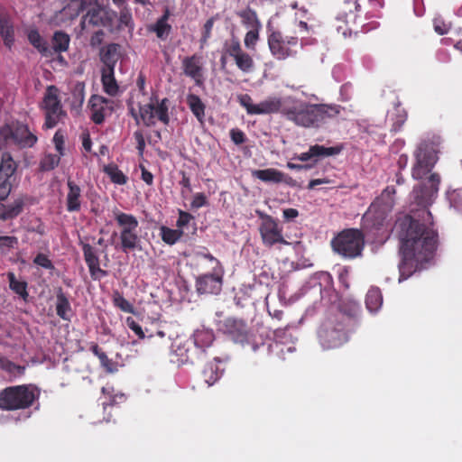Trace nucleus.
I'll use <instances>...</instances> for the list:
<instances>
[{
    "mask_svg": "<svg viewBox=\"0 0 462 462\" xmlns=\"http://www.w3.org/2000/svg\"><path fill=\"white\" fill-rule=\"evenodd\" d=\"M253 176L261 180L263 182L281 183L284 182L290 186H295L296 182L292 178L285 175L283 172L273 169L268 168L265 170H255L253 171Z\"/></svg>",
    "mask_w": 462,
    "mask_h": 462,
    "instance_id": "nucleus-20",
    "label": "nucleus"
},
{
    "mask_svg": "<svg viewBox=\"0 0 462 462\" xmlns=\"http://www.w3.org/2000/svg\"><path fill=\"white\" fill-rule=\"evenodd\" d=\"M0 134L6 139L10 138L15 144L22 148H31L38 140L37 136L30 131L26 125L20 123L3 127L0 131Z\"/></svg>",
    "mask_w": 462,
    "mask_h": 462,
    "instance_id": "nucleus-12",
    "label": "nucleus"
},
{
    "mask_svg": "<svg viewBox=\"0 0 462 462\" xmlns=\"http://www.w3.org/2000/svg\"><path fill=\"white\" fill-rule=\"evenodd\" d=\"M126 325L132 329L140 338H144L145 335L142 329V327L134 321L131 317H128L125 320Z\"/></svg>",
    "mask_w": 462,
    "mask_h": 462,
    "instance_id": "nucleus-51",
    "label": "nucleus"
},
{
    "mask_svg": "<svg viewBox=\"0 0 462 462\" xmlns=\"http://www.w3.org/2000/svg\"><path fill=\"white\" fill-rule=\"evenodd\" d=\"M12 183L10 180L0 179V200H5L10 194Z\"/></svg>",
    "mask_w": 462,
    "mask_h": 462,
    "instance_id": "nucleus-50",
    "label": "nucleus"
},
{
    "mask_svg": "<svg viewBox=\"0 0 462 462\" xmlns=\"http://www.w3.org/2000/svg\"><path fill=\"white\" fill-rule=\"evenodd\" d=\"M114 218L120 228L121 248L124 252L135 250L140 247L141 238L139 236V222L137 218L131 215L114 211Z\"/></svg>",
    "mask_w": 462,
    "mask_h": 462,
    "instance_id": "nucleus-5",
    "label": "nucleus"
},
{
    "mask_svg": "<svg viewBox=\"0 0 462 462\" xmlns=\"http://www.w3.org/2000/svg\"><path fill=\"white\" fill-rule=\"evenodd\" d=\"M91 118L96 124H101L113 111L114 101L94 95L89 100Z\"/></svg>",
    "mask_w": 462,
    "mask_h": 462,
    "instance_id": "nucleus-17",
    "label": "nucleus"
},
{
    "mask_svg": "<svg viewBox=\"0 0 462 462\" xmlns=\"http://www.w3.org/2000/svg\"><path fill=\"white\" fill-rule=\"evenodd\" d=\"M83 253L91 277L94 279L104 277L106 275V272L99 267V259L92 246L89 245H84Z\"/></svg>",
    "mask_w": 462,
    "mask_h": 462,
    "instance_id": "nucleus-23",
    "label": "nucleus"
},
{
    "mask_svg": "<svg viewBox=\"0 0 462 462\" xmlns=\"http://www.w3.org/2000/svg\"><path fill=\"white\" fill-rule=\"evenodd\" d=\"M73 11V17L80 12H86L80 22L82 32H88L96 27H110L116 17L115 12L102 6L96 0H74L63 9L65 14Z\"/></svg>",
    "mask_w": 462,
    "mask_h": 462,
    "instance_id": "nucleus-2",
    "label": "nucleus"
},
{
    "mask_svg": "<svg viewBox=\"0 0 462 462\" xmlns=\"http://www.w3.org/2000/svg\"><path fill=\"white\" fill-rule=\"evenodd\" d=\"M364 236L357 229H346L339 233L331 242L333 250L345 258H355L361 254Z\"/></svg>",
    "mask_w": 462,
    "mask_h": 462,
    "instance_id": "nucleus-6",
    "label": "nucleus"
},
{
    "mask_svg": "<svg viewBox=\"0 0 462 462\" xmlns=\"http://www.w3.org/2000/svg\"><path fill=\"white\" fill-rule=\"evenodd\" d=\"M60 157L61 156L60 154H51V153L46 154L42 159V162H41L42 170V171L53 170L60 163Z\"/></svg>",
    "mask_w": 462,
    "mask_h": 462,
    "instance_id": "nucleus-42",
    "label": "nucleus"
},
{
    "mask_svg": "<svg viewBox=\"0 0 462 462\" xmlns=\"http://www.w3.org/2000/svg\"><path fill=\"white\" fill-rule=\"evenodd\" d=\"M213 273L205 274L197 280V291L199 293L217 294L222 289L223 269L217 267L211 269Z\"/></svg>",
    "mask_w": 462,
    "mask_h": 462,
    "instance_id": "nucleus-16",
    "label": "nucleus"
},
{
    "mask_svg": "<svg viewBox=\"0 0 462 462\" xmlns=\"http://www.w3.org/2000/svg\"><path fill=\"white\" fill-rule=\"evenodd\" d=\"M393 207V199L390 196L388 189L384 190L380 199L374 201L369 208L365 215V219L375 218L378 214L379 217H383L386 212L390 211Z\"/></svg>",
    "mask_w": 462,
    "mask_h": 462,
    "instance_id": "nucleus-21",
    "label": "nucleus"
},
{
    "mask_svg": "<svg viewBox=\"0 0 462 462\" xmlns=\"http://www.w3.org/2000/svg\"><path fill=\"white\" fill-rule=\"evenodd\" d=\"M195 257L198 259V261H201V260L208 261V263H210L209 267L211 269L222 267L219 261L217 259H216L212 254H210L207 252L196 251Z\"/></svg>",
    "mask_w": 462,
    "mask_h": 462,
    "instance_id": "nucleus-47",
    "label": "nucleus"
},
{
    "mask_svg": "<svg viewBox=\"0 0 462 462\" xmlns=\"http://www.w3.org/2000/svg\"><path fill=\"white\" fill-rule=\"evenodd\" d=\"M239 104L246 110L248 115H265L282 111L283 100L278 97H268L262 102L254 104L252 97L247 95L237 97Z\"/></svg>",
    "mask_w": 462,
    "mask_h": 462,
    "instance_id": "nucleus-11",
    "label": "nucleus"
},
{
    "mask_svg": "<svg viewBox=\"0 0 462 462\" xmlns=\"http://www.w3.org/2000/svg\"><path fill=\"white\" fill-rule=\"evenodd\" d=\"M70 310L69 303L64 296H59L57 300V314L63 319H69L68 313Z\"/></svg>",
    "mask_w": 462,
    "mask_h": 462,
    "instance_id": "nucleus-44",
    "label": "nucleus"
},
{
    "mask_svg": "<svg viewBox=\"0 0 462 462\" xmlns=\"http://www.w3.org/2000/svg\"><path fill=\"white\" fill-rule=\"evenodd\" d=\"M26 202L24 196L15 198L10 204L0 203V220L6 221L15 218L23 210Z\"/></svg>",
    "mask_w": 462,
    "mask_h": 462,
    "instance_id": "nucleus-22",
    "label": "nucleus"
},
{
    "mask_svg": "<svg viewBox=\"0 0 462 462\" xmlns=\"http://www.w3.org/2000/svg\"><path fill=\"white\" fill-rule=\"evenodd\" d=\"M34 399L33 390L27 386L9 387L0 393V408L4 410L24 409L30 406Z\"/></svg>",
    "mask_w": 462,
    "mask_h": 462,
    "instance_id": "nucleus-8",
    "label": "nucleus"
},
{
    "mask_svg": "<svg viewBox=\"0 0 462 462\" xmlns=\"http://www.w3.org/2000/svg\"><path fill=\"white\" fill-rule=\"evenodd\" d=\"M17 168L16 162L8 152H4L0 162V179H7L14 175Z\"/></svg>",
    "mask_w": 462,
    "mask_h": 462,
    "instance_id": "nucleus-28",
    "label": "nucleus"
},
{
    "mask_svg": "<svg viewBox=\"0 0 462 462\" xmlns=\"http://www.w3.org/2000/svg\"><path fill=\"white\" fill-rule=\"evenodd\" d=\"M286 105L282 108V113L287 118L296 125L310 127L317 125L326 116H331L338 113L336 106H328L325 105H311L301 101H296L292 97H287Z\"/></svg>",
    "mask_w": 462,
    "mask_h": 462,
    "instance_id": "nucleus-3",
    "label": "nucleus"
},
{
    "mask_svg": "<svg viewBox=\"0 0 462 462\" xmlns=\"http://www.w3.org/2000/svg\"><path fill=\"white\" fill-rule=\"evenodd\" d=\"M187 104L197 119L200 123H203L205 116V105L201 99L196 95L189 94L187 97Z\"/></svg>",
    "mask_w": 462,
    "mask_h": 462,
    "instance_id": "nucleus-30",
    "label": "nucleus"
},
{
    "mask_svg": "<svg viewBox=\"0 0 462 462\" xmlns=\"http://www.w3.org/2000/svg\"><path fill=\"white\" fill-rule=\"evenodd\" d=\"M160 231L162 241L168 245H174L183 235L180 229H171L166 226H162Z\"/></svg>",
    "mask_w": 462,
    "mask_h": 462,
    "instance_id": "nucleus-37",
    "label": "nucleus"
},
{
    "mask_svg": "<svg viewBox=\"0 0 462 462\" xmlns=\"http://www.w3.org/2000/svg\"><path fill=\"white\" fill-rule=\"evenodd\" d=\"M222 369L219 368L217 361L209 363L206 365L203 375L208 385L215 383L222 374Z\"/></svg>",
    "mask_w": 462,
    "mask_h": 462,
    "instance_id": "nucleus-34",
    "label": "nucleus"
},
{
    "mask_svg": "<svg viewBox=\"0 0 462 462\" xmlns=\"http://www.w3.org/2000/svg\"><path fill=\"white\" fill-rule=\"evenodd\" d=\"M97 357L99 358L102 366H104L108 372L114 371L112 367L113 363L105 353H97Z\"/></svg>",
    "mask_w": 462,
    "mask_h": 462,
    "instance_id": "nucleus-56",
    "label": "nucleus"
},
{
    "mask_svg": "<svg viewBox=\"0 0 462 462\" xmlns=\"http://www.w3.org/2000/svg\"><path fill=\"white\" fill-rule=\"evenodd\" d=\"M18 239L15 236H0V251L6 253L11 249L16 247Z\"/></svg>",
    "mask_w": 462,
    "mask_h": 462,
    "instance_id": "nucleus-46",
    "label": "nucleus"
},
{
    "mask_svg": "<svg viewBox=\"0 0 462 462\" xmlns=\"http://www.w3.org/2000/svg\"><path fill=\"white\" fill-rule=\"evenodd\" d=\"M69 43V37L68 34L58 32L53 36V48L57 51H67Z\"/></svg>",
    "mask_w": 462,
    "mask_h": 462,
    "instance_id": "nucleus-39",
    "label": "nucleus"
},
{
    "mask_svg": "<svg viewBox=\"0 0 462 462\" xmlns=\"http://www.w3.org/2000/svg\"><path fill=\"white\" fill-rule=\"evenodd\" d=\"M260 234L263 242L267 246H272L274 244H287L282 233V228L278 223L270 216L264 215L262 217V224L260 226Z\"/></svg>",
    "mask_w": 462,
    "mask_h": 462,
    "instance_id": "nucleus-15",
    "label": "nucleus"
},
{
    "mask_svg": "<svg viewBox=\"0 0 462 462\" xmlns=\"http://www.w3.org/2000/svg\"><path fill=\"white\" fill-rule=\"evenodd\" d=\"M53 142L55 144V148L58 152V154L62 156L63 155V143H64L63 137L61 135H60L58 133H56L53 137Z\"/></svg>",
    "mask_w": 462,
    "mask_h": 462,
    "instance_id": "nucleus-58",
    "label": "nucleus"
},
{
    "mask_svg": "<svg viewBox=\"0 0 462 462\" xmlns=\"http://www.w3.org/2000/svg\"><path fill=\"white\" fill-rule=\"evenodd\" d=\"M213 25L214 20L212 18L208 19L203 26L202 36H205V38H210Z\"/></svg>",
    "mask_w": 462,
    "mask_h": 462,
    "instance_id": "nucleus-59",
    "label": "nucleus"
},
{
    "mask_svg": "<svg viewBox=\"0 0 462 462\" xmlns=\"http://www.w3.org/2000/svg\"><path fill=\"white\" fill-rule=\"evenodd\" d=\"M242 19V23L248 29L262 28V23L259 21L257 14L251 9H246L239 13Z\"/></svg>",
    "mask_w": 462,
    "mask_h": 462,
    "instance_id": "nucleus-35",
    "label": "nucleus"
},
{
    "mask_svg": "<svg viewBox=\"0 0 462 462\" xmlns=\"http://www.w3.org/2000/svg\"><path fill=\"white\" fill-rule=\"evenodd\" d=\"M329 182L330 181L328 179H315V180H312L310 181V183L308 185V188L310 189H314L318 185L328 184Z\"/></svg>",
    "mask_w": 462,
    "mask_h": 462,
    "instance_id": "nucleus-63",
    "label": "nucleus"
},
{
    "mask_svg": "<svg viewBox=\"0 0 462 462\" xmlns=\"http://www.w3.org/2000/svg\"><path fill=\"white\" fill-rule=\"evenodd\" d=\"M7 276L9 280V286L14 292L21 296L27 295L26 283L24 282L16 280L15 275L13 273H9Z\"/></svg>",
    "mask_w": 462,
    "mask_h": 462,
    "instance_id": "nucleus-43",
    "label": "nucleus"
},
{
    "mask_svg": "<svg viewBox=\"0 0 462 462\" xmlns=\"http://www.w3.org/2000/svg\"><path fill=\"white\" fill-rule=\"evenodd\" d=\"M170 11L166 9L164 14L152 25V32H154L160 39H166L170 34L171 26L168 23Z\"/></svg>",
    "mask_w": 462,
    "mask_h": 462,
    "instance_id": "nucleus-29",
    "label": "nucleus"
},
{
    "mask_svg": "<svg viewBox=\"0 0 462 462\" xmlns=\"http://www.w3.org/2000/svg\"><path fill=\"white\" fill-rule=\"evenodd\" d=\"M262 28L250 29L245 35L244 43L248 50L254 51Z\"/></svg>",
    "mask_w": 462,
    "mask_h": 462,
    "instance_id": "nucleus-41",
    "label": "nucleus"
},
{
    "mask_svg": "<svg viewBox=\"0 0 462 462\" xmlns=\"http://www.w3.org/2000/svg\"><path fill=\"white\" fill-rule=\"evenodd\" d=\"M193 338L198 347H208L214 340V333L212 330L205 328H199L194 332Z\"/></svg>",
    "mask_w": 462,
    "mask_h": 462,
    "instance_id": "nucleus-31",
    "label": "nucleus"
},
{
    "mask_svg": "<svg viewBox=\"0 0 462 462\" xmlns=\"http://www.w3.org/2000/svg\"><path fill=\"white\" fill-rule=\"evenodd\" d=\"M104 171L109 176L114 183L118 185H124L126 183V176L116 164H108L104 168Z\"/></svg>",
    "mask_w": 462,
    "mask_h": 462,
    "instance_id": "nucleus-36",
    "label": "nucleus"
},
{
    "mask_svg": "<svg viewBox=\"0 0 462 462\" xmlns=\"http://www.w3.org/2000/svg\"><path fill=\"white\" fill-rule=\"evenodd\" d=\"M134 137L137 143V149L139 153L142 154L143 152L145 147V141L143 134L140 131H136L134 134Z\"/></svg>",
    "mask_w": 462,
    "mask_h": 462,
    "instance_id": "nucleus-57",
    "label": "nucleus"
},
{
    "mask_svg": "<svg viewBox=\"0 0 462 462\" xmlns=\"http://www.w3.org/2000/svg\"><path fill=\"white\" fill-rule=\"evenodd\" d=\"M230 137L236 144H241L245 142V134L239 129H232Z\"/></svg>",
    "mask_w": 462,
    "mask_h": 462,
    "instance_id": "nucleus-55",
    "label": "nucleus"
},
{
    "mask_svg": "<svg viewBox=\"0 0 462 462\" xmlns=\"http://www.w3.org/2000/svg\"><path fill=\"white\" fill-rule=\"evenodd\" d=\"M192 218H193V217L189 213H187V212H184V211H180L179 218L177 220V226L179 228L184 227L185 226H187L190 222V220Z\"/></svg>",
    "mask_w": 462,
    "mask_h": 462,
    "instance_id": "nucleus-54",
    "label": "nucleus"
},
{
    "mask_svg": "<svg viewBox=\"0 0 462 462\" xmlns=\"http://www.w3.org/2000/svg\"><path fill=\"white\" fill-rule=\"evenodd\" d=\"M28 40L40 51H44L46 50V43L37 31H30L28 33Z\"/></svg>",
    "mask_w": 462,
    "mask_h": 462,
    "instance_id": "nucleus-45",
    "label": "nucleus"
},
{
    "mask_svg": "<svg viewBox=\"0 0 462 462\" xmlns=\"http://www.w3.org/2000/svg\"><path fill=\"white\" fill-rule=\"evenodd\" d=\"M402 262L399 264V282L409 278L417 270L425 267L432 259L436 248V234L410 217L399 222Z\"/></svg>",
    "mask_w": 462,
    "mask_h": 462,
    "instance_id": "nucleus-1",
    "label": "nucleus"
},
{
    "mask_svg": "<svg viewBox=\"0 0 462 462\" xmlns=\"http://www.w3.org/2000/svg\"><path fill=\"white\" fill-rule=\"evenodd\" d=\"M142 179L148 185H151L153 180L152 174L149 172L147 170H145L143 167L142 168Z\"/></svg>",
    "mask_w": 462,
    "mask_h": 462,
    "instance_id": "nucleus-62",
    "label": "nucleus"
},
{
    "mask_svg": "<svg viewBox=\"0 0 462 462\" xmlns=\"http://www.w3.org/2000/svg\"><path fill=\"white\" fill-rule=\"evenodd\" d=\"M319 337L322 346L328 349L340 346L347 340V336L341 326H336L330 321L321 326Z\"/></svg>",
    "mask_w": 462,
    "mask_h": 462,
    "instance_id": "nucleus-14",
    "label": "nucleus"
},
{
    "mask_svg": "<svg viewBox=\"0 0 462 462\" xmlns=\"http://www.w3.org/2000/svg\"><path fill=\"white\" fill-rule=\"evenodd\" d=\"M0 35L7 48H11L14 42V29L11 21L6 17L0 18Z\"/></svg>",
    "mask_w": 462,
    "mask_h": 462,
    "instance_id": "nucleus-27",
    "label": "nucleus"
},
{
    "mask_svg": "<svg viewBox=\"0 0 462 462\" xmlns=\"http://www.w3.org/2000/svg\"><path fill=\"white\" fill-rule=\"evenodd\" d=\"M220 329L229 335L235 342L244 343L246 340V326L241 320L227 318L222 322Z\"/></svg>",
    "mask_w": 462,
    "mask_h": 462,
    "instance_id": "nucleus-18",
    "label": "nucleus"
},
{
    "mask_svg": "<svg viewBox=\"0 0 462 462\" xmlns=\"http://www.w3.org/2000/svg\"><path fill=\"white\" fill-rule=\"evenodd\" d=\"M268 46L272 55L280 60L295 56L297 53L298 38L294 36H284L281 32L273 30L271 23H267Z\"/></svg>",
    "mask_w": 462,
    "mask_h": 462,
    "instance_id": "nucleus-7",
    "label": "nucleus"
},
{
    "mask_svg": "<svg viewBox=\"0 0 462 462\" xmlns=\"http://www.w3.org/2000/svg\"><path fill=\"white\" fill-rule=\"evenodd\" d=\"M121 57L120 46L116 43L107 45L101 51V60L104 63L103 69H115V66Z\"/></svg>",
    "mask_w": 462,
    "mask_h": 462,
    "instance_id": "nucleus-24",
    "label": "nucleus"
},
{
    "mask_svg": "<svg viewBox=\"0 0 462 462\" xmlns=\"http://www.w3.org/2000/svg\"><path fill=\"white\" fill-rule=\"evenodd\" d=\"M313 161L317 162L319 159L334 156L341 152V147H325L323 145L315 144L310 147Z\"/></svg>",
    "mask_w": 462,
    "mask_h": 462,
    "instance_id": "nucleus-32",
    "label": "nucleus"
},
{
    "mask_svg": "<svg viewBox=\"0 0 462 462\" xmlns=\"http://www.w3.org/2000/svg\"><path fill=\"white\" fill-rule=\"evenodd\" d=\"M69 191L67 194V210L69 212L79 211L81 206V189L72 180H68Z\"/></svg>",
    "mask_w": 462,
    "mask_h": 462,
    "instance_id": "nucleus-25",
    "label": "nucleus"
},
{
    "mask_svg": "<svg viewBox=\"0 0 462 462\" xmlns=\"http://www.w3.org/2000/svg\"><path fill=\"white\" fill-rule=\"evenodd\" d=\"M118 28H128L130 31L134 29L133 18L129 11L124 10L120 13Z\"/></svg>",
    "mask_w": 462,
    "mask_h": 462,
    "instance_id": "nucleus-48",
    "label": "nucleus"
},
{
    "mask_svg": "<svg viewBox=\"0 0 462 462\" xmlns=\"http://www.w3.org/2000/svg\"><path fill=\"white\" fill-rule=\"evenodd\" d=\"M113 302L114 305L120 309L122 311L134 314V306L118 291L114 292Z\"/></svg>",
    "mask_w": 462,
    "mask_h": 462,
    "instance_id": "nucleus-38",
    "label": "nucleus"
},
{
    "mask_svg": "<svg viewBox=\"0 0 462 462\" xmlns=\"http://www.w3.org/2000/svg\"><path fill=\"white\" fill-rule=\"evenodd\" d=\"M282 213L284 218L287 220H291L299 216V212L295 208H286Z\"/></svg>",
    "mask_w": 462,
    "mask_h": 462,
    "instance_id": "nucleus-61",
    "label": "nucleus"
},
{
    "mask_svg": "<svg viewBox=\"0 0 462 462\" xmlns=\"http://www.w3.org/2000/svg\"><path fill=\"white\" fill-rule=\"evenodd\" d=\"M207 197L203 193H197L194 195L191 201L192 208H199L207 204Z\"/></svg>",
    "mask_w": 462,
    "mask_h": 462,
    "instance_id": "nucleus-52",
    "label": "nucleus"
},
{
    "mask_svg": "<svg viewBox=\"0 0 462 462\" xmlns=\"http://www.w3.org/2000/svg\"><path fill=\"white\" fill-rule=\"evenodd\" d=\"M224 54L233 58L236 67L243 73H251L254 69V61L253 58L243 51L239 41L236 38L226 42L224 44Z\"/></svg>",
    "mask_w": 462,
    "mask_h": 462,
    "instance_id": "nucleus-13",
    "label": "nucleus"
},
{
    "mask_svg": "<svg viewBox=\"0 0 462 462\" xmlns=\"http://www.w3.org/2000/svg\"><path fill=\"white\" fill-rule=\"evenodd\" d=\"M104 32L99 30L95 32V34L90 39V44L92 46H97L99 45L103 41Z\"/></svg>",
    "mask_w": 462,
    "mask_h": 462,
    "instance_id": "nucleus-60",
    "label": "nucleus"
},
{
    "mask_svg": "<svg viewBox=\"0 0 462 462\" xmlns=\"http://www.w3.org/2000/svg\"><path fill=\"white\" fill-rule=\"evenodd\" d=\"M114 70L115 69H102L101 77L104 91L111 97L116 96L119 92V87L115 79Z\"/></svg>",
    "mask_w": 462,
    "mask_h": 462,
    "instance_id": "nucleus-26",
    "label": "nucleus"
},
{
    "mask_svg": "<svg viewBox=\"0 0 462 462\" xmlns=\"http://www.w3.org/2000/svg\"><path fill=\"white\" fill-rule=\"evenodd\" d=\"M345 4L346 5V9L349 11L348 14L339 15L337 19L339 21H343L345 23H347V17L355 18L354 11H356L358 7L356 0H345Z\"/></svg>",
    "mask_w": 462,
    "mask_h": 462,
    "instance_id": "nucleus-49",
    "label": "nucleus"
},
{
    "mask_svg": "<svg viewBox=\"0 0 462 462\" xmlns=\"http://www.w3.org/2000/svg\"><path fill=\"white\" fill-rule=\"evenodd\" d=\"M416 162L412 167V177L416 180L427 175L437 162V150L431 143H422L415 152Z\"/></svg>",
    "mask_w": 462,
    "mask_h": 462,
    "instance_id": "nucleus-10",
    "label": "nucleus"
},
{
    "mask_svg": "<svg viewBox=\"0 0 462 462\" xmlns=\"http://www.w3.org/2000/svg\"><path fill=\"white\" fill-rule=\"evenodd\" d=\"M365 304L370 312H375L381 308L383 304V296L379 289L372 288L368 291Z\"/></svg>",
    "mask_w": 462,
    "mask_h": 462,
    "instance_id": "nucleus-33",
    "label": "nucleus"
},
{
    "mask_svg": "<svg viewBox=\"0 0 462 462\" xmlns=\"http://www.w3.org/2000/svg\"><path fill=\"white\" fill-rule=\"evenodd\" d=\"M34 263H36L45 269H51L53 267L51 260L43 254H39L35 257Z\"/></svg>",
    "mask_w": 462,
    "mask_h": 462,
    "instance_id": "nucleus-53",
    "label": "nucleus"
},
{
    "mask_svg": "<svg viewBox=\"0 0 462 462\" xmlns=\"http://www.w3.org/2000/svg\"><path fill=\"white\" fill-rule=\"evenodd\" d=\"M85 86L81 82H78L73 87L72 95H73V100L71 102V106L73 107H79L82 106L84 99H85V93H84Z\"/></svg>",
    "mask_w": 462,
    "mask_h": 462,
    "instance_id": "nucleus-40",
    "label": "nucleus"
},
{
    "mask_svg": "<svg viewBox=\"0 0 462 462\" xmlns=\"http://www.w3.org/2000/svg\"><path fill=\"white\" fill-rule=\"evenodd\" d=\"M82 145H83V148L85 149V151H87V152L91 151L92 143H91L90 137L88 134H84L82 136Z\"/></svg>",
    "mask_w": 462,
    "mask_h": 462,
    "instance_id": "nucleus-64",
    "label": "nucleus"
},
{
    "mask_svg": "<svg viewBox=\"0 0 462 462\" xmlns=\"http://www.w3.org/2000/svg\"><path fill=\"white\" fill-rule=\"evenodd\" d=\"M59 93V89L55 86H49L43 97L42 108L45 112L44 127L47 129L55 127L66 116V113L60 104Z\"/></svg>",
    "mask_w": 462,
    "mask_h": 462,
    "instance_id": "nucleus-9",
    "label": "nucleus"
},
{
    "mask_svg": "<svg viewBox=\"0 0 462 462\" xmlns=\"http://www.w3.org/2000/svg\"><path fill=\"white\" fill-rule=\"evenodd\" d=\"M168 110V99H159L152 95L147 103L140 106L138 114H135L134 109L131 111L137 125L142 124L151 127L156 125L158 122L168 125L170 121Z\"/></svg>",
    "mask_w": 462,
    "mask_h": 462,
    "instance_id": "nucleus-4",
    "label": "nucleus"
},
{
    "mask_svg": "<svg viewBox=\"0 0 462 462\" xmlns=\"http://www.w3.org/2000/svg\"><path fill=\"white\" fill-rule=\"evenodd\" d=\"M183 72L200 86L204 81L203 68L200 58L197 55L186 57L182 60Z\"/></svg>",
    "mask_w": 462,
    "mask_h": 462,
    "instance_id": "nucleus-19",
    "label": "nucleus"
}]
</instances>
